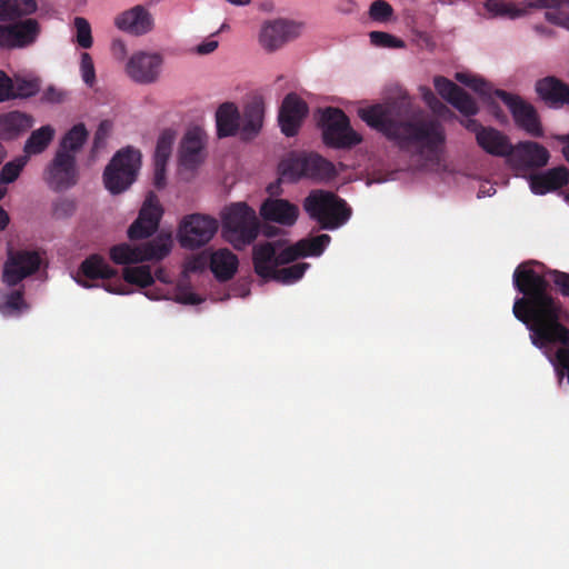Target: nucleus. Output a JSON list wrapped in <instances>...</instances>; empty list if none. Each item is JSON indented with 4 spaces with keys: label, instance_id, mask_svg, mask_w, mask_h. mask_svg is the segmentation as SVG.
Returning a JSON list of instances; mask_svg holds the SVG:
<instances>
[{
    "label": "nucleus",
    "instance_id": "f257e3e1",
    "mask_svg": "<svg viewBox=\"0 0 569 569\" xmlns=\"http://www.w3.org/2000/svg\"><path fill=\"white\" fill-rule=\"evenodd\" d=\"M530 264L523 262L513 271V286L522 297L515 300L512 312L529 329L535 347L559 346L555 368L559 381L566 376L569 383V311L548 291L545 276Z\"/></svg>",
    "mask_w": 569,
    "mask_h": 569
},
{
    "label": "nucleus",
    "instance_id": "f03ea898",
    "mask_svg": "<svg viewBox=\"0 0 569 569\" xmlns=\"http://www.w3.org/2000/svg\"><path fill=\"white\" fill-rule=\"evenodd\" d=\"M358 114L369 127L396 142L400 150H413L427 159L437 158L446 141L445 128L439 121L406 119L396 102L362 108Z\"/></svg>",
    "mask_w": 569,
    "mask_h": 569
},
{
    "label": "nucleus",
    "instance_id": "7ed1b4c3",
    "mask_svg": "<svg viewBox=\"0 0 569 569\" xmlns=\"http://www.w3.org/2000/svg\"><path fill=\"white\" fill-rule=\"evenodd\" d=\"M260 231L256 211L244 202L227 207L222 213V233L234 249L241 250L251 244Z\"/></svg>",
    "mask_w": 569,
    "mask_h": 569
},
{
    "label": "nucleus",
    "instance_id": "20e7f679",
    "mask_svg": "<svg viewBox=\"0 0 569 569\" xmlns=\"http://www.w3.org/2000/svg\"><path fill=\"white\" fill-rule=\"evenodd\" d=\"M303 209L325 230L341 227L351 216V209L343 199L325 190H312L303 201Z\"/></svg>",
    "mask_w": 569,
    "mask_h": 569
},
{
    "label": "nucleus",
    "instance_id": "39448f33",
    "mask_svg": "<svg viewBox=\"0 0 569 569\" xmlns=\"http://www.w3.org/2000/svg\"><path fill=\"white\" fill-rule=\"evenodd\" d=\"M281 178L296 182L302 178L327 181L336 176L335 166L318 153H303L282 160L279 164Z\"/></svg>",
    "mask_w": 569,
    "mask_h": 569
},
{
    "label": "nucleus",
    "instance_id": "423d86ee",
    "mask_svg": "<svg viewBox=\"0 0 569 569\" xmlns=\"http://www.w3.org/2000/svg\"><path fill=\"white\" fill-rule=\"evenodd\" d=\"M140 166L141 153L139 150L131 147L119 150L104 169V187L112 194L123 192L134 182Z\"/></svg>",
    "mask_w": 569,
    "mask_h": 569
},
{
    "label": "nucleus",
    "instance_id": "0eeeda50",
    "mask_svg": "<svg viewBox=\"0 0 569 569\" xmlns=\"http://www.w3.org/2000/svg\"><path fill=\"white\" fill-rule=\"evenodd\" d=\"M319 126L322 130L323 143L327 147L350 149L362 141L361 134L351 128L349 118L339 108L328 107L322 110Z\"/></svg>",
    "mask_w": 569,
    "mask_h": 569
},
{
    "label": "nucleus",
    "instance_id": "6e6552de",
    "mask_svg": "<svg viewBox=\"0 0 569 569\" xmlns=\"http://www.w3.org/2000/svg\"><path fill=\"white\" fill-rule=\"evenodd\" d=\"M171 250L170 236H158L141 246L120 243L111 247L110 259L117 264H130L149 260H161Z\"/></svg>",
    "mask_w": 569,
    "mask_h": 569
},
{
    "label": "nucleus",
    "instance_id": "1a4fd4ad",
    "mask_svg": "<svg viewBox=\"0 0 569 569\" xmlns=\"http://www.w3.org/2000/svg\"><path fill=\"white\" fill-rule=\"evenodd\" d=\"M218 230V221L209 216L193 213L187 216L179 227L181 247L194 249L208 243Z\"/></svg>",
    "mask_w": 569,
    "mask_h": 569
},
{
    "label": "nucleus",
    "instance_id": "9d476101",
    "mask_svg": "<svg viewBox=\"0 0 569 569\" xmlns=\"http://www.w3.org/2000/svg\"><path fill=\"white\" fill-rule=\"evenodd\" d=\"M495 97L509 108L516 124L532 137H542L543 130L536 108L521 97L501 89L495 90Z\"/></svg>",
    "mask_w": 569,
    "mask_h": 569
},
{
    "label": "nucleus",
    "instance_id": "9b49d317",
    "mask_svg": "<svg viewBox=\"0 0 569 569\" xmlns=\"http://www.w3.org/2000/svg\"><path fill=\"white\" fill-rule=\"evenodd\" d=\"M79 169L74 154L56 152L47 170V181L56 191L74 187L79 181Z\"/></svg>",
    "mask_w": 569,
    "mask_h": 569
},
{
    "label": "nucleus",
    "instance_id": "f8f14e48",
    "mask_svg": "<svg viewBox=\"0 0 569 569\" xmlns=\"http://www.w3.org/2000/svg\"><path fill=\"white\" fill-rule=\"evenodd\" d=\"M162 214L163 209L157 196L150 192L139 211L138 218L128 229L129 239L141 240L152 236L159 227Z\"/></svg>",
    "mask_w": 569,
    "mask_h": 569
},
{
    "label": "nucleus",
    "instance_id": "ddd939ff",
    "mask_svg": "<svg viewBox=\"0 0 569 569\" xmlns=\"http://www.w3.org/2000/svg\"><path fill=\"white\" fill-rule=\"evenodd\" d=\"M34 272L36 250L8 249L7 260L2 271V281L7 286L14 287Z\"/></svg>",
    "mask_w": 569,
    "mask_h": 569
},
{
    "label": "nucleus",
    "instance_id": "4468645a",
    "mask_svg": "<svg viewBox=\"0 0 569 569\" xmlns=\"http://www.w3.org/2000/svg\"><path fill=\"white\" fill-rule=\"evenodd\" d=\"M301 24L286 19H276L263 24L260 43L268 51L281 48L288 41L299 37Z\"/></svg>",
    "mask_w": 569,
    "mask_h": 569
},
{
    "label": "nucleus",
    "instance_id": "2eb2a0df",
    "mask_svg": "<svg viewBox=\"0 0 569 569\" xmlns=\"http://www.w3.org/2000/svg\"><path fill=\"white\" fill-rule=\"evenodd\" d=\"M433 86L439 96L466 117H473L479 112L475 99L458 84L446 77L433 78Z\"/></svg>",
    "mask_w": 569,
    "mask_h": 569
},
{
    "label": "nucleus",
    "instance_id": "dca6fc26",
    "mask_svg": "<svg viewBox=\"0 0 569 569\" xmlns=\"http://www.w3.org/2000/svg\"><path fill=\"white\" fill-rule=\"evenodd\" d=\"M308 112L309 108L303 99L295 92L288 93L281 103L278 116L282 133L287 137H295Z\"/></svg>",
    "mask_w": 569,
    "mask_h": 569
},
{
    "label": "nucleus",
    "instance_id": "f3484780",
    "mask_svg": "<svg viewBox=\"0 0 569 569\" xmlns=\"http://www.w3.org/2000/svg\"><path fill=\"white\" fill-rule=\"evenodd\" d=\"M161 64L162 58L160 54L139 51L130 57L126 71L134 82L148 84L158 79Z\"/></svg>",
    "mask_w": 569,
    "mask_h": 569
},
{
    "label": "nucleus",
    "instance_id": "a211bd4d",
    "mask_svg": "<svg viewBox=\"0 0 569 569\" xmlns=\"http://www.w3.org/2000/svg\"><path fill=\"white\" fill-rule=\"evenodd\" d=\"M330 240V236L326 233L301 239L295 244L286 247L280 251L278 250V263L282 266L293 262L299 258L309 256L318 257L325 251Z\"/></svg>",
    "mask_w": 569,
    "mask_h": 569
},
{
    "label": "nucleus",
    "instance_id": "6ab92c4d",
    "mask_svg": "<svg viewBox=\"0 0 569 569\" xmlns=\"http://www.w3.org/2000/svg\"><path fill=\"white\" fill-rule=\"evenodd\" d=\"M509 157L518 168L538 169L549 162L550 153L546 147L536 141H520L512 146Z\"/></svg>",
    "mask_w": 569,
    "mask_h": 569
},
{
    "label": "nucleus",
    "instance_id": "aec40b11",
    "mask_svg": "<svg viewBox=\"0 0 569 569\" xmlns=\"http://www.w3.org/2000/svg\"><path fill=\"white\" fill-rule=\"evenodd\" d=\"M117 277L118 271L110 267L102 256L93 253L80 263L74 280L81 287L90 289L97 287L90 282L91 280H109Z\"/></svg>",
    "mask_w": 569,
    "mask_h": 569
},
{
    "label": "nucleus",
    "instance_id": "412c9836",
    "mask_svg": "<svg viewBox=\"0 0 569 569\" xmlns=\"http://www.w3.org/2000/svg\"><path fill=\"white\" fill-rule=\"evenodd\" d=\"M36 38V19H27L13 24L0 26V48H21Z\"/></svg>",
    "mask_w": 569,
    "mask_h": 569
},
{
    "label": "nucleus",
    "instance_id": "4be33fe9",
    "mask_svg": "<svg viewBox=\"0 0 569 569\" xmlns=\"http://www.w3.org/2000/svg\"><path fill=\"white\" fill-rule=\"evenodd\" d=\"M260 214L267 221L291 227L298 220L299 208L286 199L268 198L261 203Z\"/></svg>",
    "mask_w": 569,
    "mask_h": 569
},
{
    "label": "nucleus",
    "instance_id": "5701e85b",
    "mask_svg": "<svg viewBox=\"0 0 569 569\" xmlns=\"http://www.w3.org/2000/svg\"><path fill=\"white\" fill-rule=\"evenodd\" d=\"M539 98L550 108L569 106V86L553 76L539 79L535 86Z\"/></svg>",
    "mask_w": 569,
    "mask_h": 569
},
{
    "label": "nucleus",
    "instance_id": "b1692460",
    "mask_svg": "<svg viewBox=\"0 0 569 569\" xmlns=\"http://www.w3.org/2000/svg\"><path fill=\"white\" fill-rule=\"evenodd\" d=\"M264 119V102L262 97H253L240 114V137L242 140H252L262 129Z\"/></svg>",
    "mask_w": 569,
    "mask_h": 569
},
{
    "label": "nucleus",
    "instance_id": "393cba45",
    "mask_svg": "<svg viewBox=\"0 0 569 569\" xmlns=\"http://www.w3.org/2000/svg\"><path fill=\"white\" fill-rule=\"evenodd\" d=\"M280 241L264 242L253 247L252 261L256 273L262 279L269 280L278 271V250Z\"/></svg>",
    "mask_w": 569,
    "mask_h": 569
},
{
    "label": "nucleus",
    "instance_id": "a878e982",
    "mask_svg": "<svg viewBox=\"0 0 569 569\" xmlns=\"http://www.w3.org/2000/svg\"><path fill=\"white\" fill-rule=\"evenodd\" d=\"M114 23L122 31L141 36L152 29V17L142 6H136L120 13Z\"/></svg>",
    "mask_w": 569,
    "mask_h": 569
},
{
    "label": "nucleus",
    "instance_id": "bb28decb",
    "mask_svg": "<svg viewBox=\"0 0 569 569\" xmlns=\"http://www.w3.org/2000/svg\"><path fill=\"white\" fill-rule=\"evenodd\" d=\"M569 182V169L565 166L548 169L545 172L532 174L530 189L536 194H546L558 190Z\"/></svg>",
    "mask_w": 569,
    "mask_h": 569
},
{
    "label": "nucleus",
    "instance_id": "cd10ccee",
    "mask_svg": "<svg viewBox=\"0 0 569 569\" xmlns=\"http://www.w3.org/2000/svg\"><path fill=\"white\" fill-rule=\"evenodd\" d=\"M477 143L483 151L495 157H509L512 152V143L508 136L492 127H487V130L480 132Z\"/></svg>",
    "mask_w": 569,
    "mask_h": 569
},
{
    "label": "nucleus",
    "instance_id": "c85d7f7f",
    "mask_svg": "<svg viewBox=\"0 0 569 569\" xmlns=\"http://www.w3.org/2000/svg\"><path fill=\"white\" fill-rule=\"evenodd\" d=\"M217 134L219 138L240 133V112L233 102H223L216 111Z\"/></svg>",
    "mask_w": 569,
    "mask_h": 569
},
{
    "label": "nucleus",
    "instance_id": "c756f323",
    "mask_svg": "<svg viewBox=\"0 0 569 569\" xmlns=\"http://www.w3.org/2000/svg\"><path fill=\"white\" fill-rule=\"evenodd\" d=\"M238 258L229 249H219L210 256V269L219 281L230 280L238 270Z\"/></svg>",
    "mask_w": 569,
    "mask_h": 569
},
{
    "label": "nucleus",
    "instance_id": "7c9ffc66",
    "mask_svg": "<svg viewBox=\"0 0 569 569\" xmlns=\"http://www.w3.org/2000/svg\"><path fill=\"white\" fill-rule=\"evenodd\" d=\"M203 148L202 132L199 128L188 130L181 141L180 162L182 166L193 168L200 162V151Z\"/></svg>",
    "mask_w": 569,
    "mask_h": 569
},
{
    "label": "nucleus",
    "instance_id": "2f4dec72",
    "mask_svg": "<svg viewBox=\"0 0 569 569\" xmlns=\"http://www.w3.org/2000/svg\"><path fill=\"white\" fill-rule=\"evenodd\" d=\"M33 87L31 81L18 80L14 83L4 71L0 70V102L32 96L34 92Z\"/></svg>",
    "mask_w": 569,
    "mask_h": 569
},
{
    "label": "nucleus",
    "instance_id": "473e14b6",
    "mask_svg": "<svg viewBox=\"0 0 569 569\" xmlns=\"http://www.w3.org/2000/svg\"><path fill=\"white\" fill-rule=\"evenodd\" d=\"M36 12V0H0V21H13Z\"/></svg>",
    "mask_w": 569,
    "mask_h": 569
},
{
    "label": "nucleus",
    "instance_id": "72a5a7b5",
    "mask_svg": "<svg viewBox=\"0 0 569 569\" xmlns=\"http://www.w3.org/2000/svg\"><path fill=\"white\" fill-rule=\"evenodd\" d=\"M88 130L83 123L74 124L67 133L62 137L57 152L74 154L81 150L84 142L88 139Z\"/></svg>",
    "mask_w": 569,
    "mask_h": 569
},
{
    "label": "nucleus",
    "instance_id": "f704fd0d",
    "mask_svg": "<svg viewBox=\"0 0 569 569\" xmlns=\"http://www.w3.org/2000/svg\"><path fill=\"white\" fill-rule=\"evenodd\" d=\"M23 289H13L3 293L0 301V312L6 317L20 315L23 310L29 309L23 298Z\"/></svg>",
    "mask_w": 569,
    "mask_h": 569
},
{
    "label": "nucleus",
    "instance_id": "c9c22d12",
    "mask_svg": "<svg viewBox=\"0 0 569 569\" xmlns=\"http://www.w3.org/2000/svg\"><path fill=\"white\" fill-rule=\"evenodd\" d=\"M123 279L126 282L141 288H147L154 282L149 266L126 267L123 269Z\"/></svg>",
    "mask_w": 569,
    "mask_h": 569
},
{
    "label": "nucleus",
    "instance_id": "e433bc0d",
    "mask_svg": "<svg viewBox=\"0 0 569 569\" xmlns=\"http://www.w3.org/2000/svg\"><path fill=\"white\" fill-rule=\"evenodd\" d=\"M456 80L467 86L485 99L489 100L495 96V90H492L491 86L480 77L465 72H457Z\"/></svg>",
    "mask_w": 569,
    "mask_h": 569
},
{
    "label": "nucleus",
    "instance_id": "4c0bfd02",
    "mask_svg": "<svg viewBox=\"0 0 569 569\" xmlns=\"http://www.w3.org/2000/svg\"><path fill=\"white\" fill-rule=\"evenodd\" d=\"M309 267L310 264L307 262H299L289 267L280 268L274 272L271 280H276L284 284L293 283L302 278Z\"/></svg>",
    "mask_w": 569,
    "mask_h": 569
},
{
    "label": "nucleus",
    "instance_id": "58836bf2",
    "mask_svg": "<svg viewBox=\"0 0 569 569\" xmlns=\"http://www.w3.org/2000/svg\"><path fill=\"white\" fill-rule=\"evenodd\" d=\"M176 136L177 133L172 129H164L160 133L156 146L154 160H162L168 162Z\"/></svg>",
    "mask_w": 569,
    "mask_h": 569
},
{
    "label": "nucleus",
    "instance_id": "ea45409f",
    "mask_svg": "<svg viewBox=\"0 0 569 569\" xmlns=\"http://www.w3.org/2000/svg\"><path fill=\"white\" fill-rule=\"evenodd\" d=\"M73 24L76 28V42L78 46L83 49L91 48L93 39L91 34V27L88 20L82 17H76Z\"/></svg>",
    "mask_w": 569,
    "mask_h": 569
},
{
    "label": "nucleus",
    "instance_id": "a19ab883",
    "mask_svg": "<svg viewBox=\"0 0 569 569\" xmlns=\"http://www.w3.org/2000/svg\"><path fill=\"white\" fill-rule=\"evenodd\" d=\"M370 42L380 48H405L406 43L400 38H397L388 32L371 31L369 33Z\"/></svg>",
    "mask_w": 569,
    "mask_h": 569
},
{
    "label": "nucleus",
    "instance_id": "79ce46f5",
    "mask_svg": "<svg viewBox=\"0 0 569 569\" xmlns=\"http://www.w3.org/2000/svg\"><path fill=\"white\" fill-rule=\"evenodd\" d=\"M369 16L373 21L387 22L393 16V9L385 0H376L370 4Z\"/></svg>",
    "mask_w": 569,
    "mask_h": 569
},
{
    "label": "nucleus",
    "instance_id": "37998d69",
    "mask_svg": "<svg viewBox=\"0 0 569 569\" xmlns=\"http://www.w3.org/2000/svg\"><path fill=\"white\" fill-rule=\"evenodd\" d=\"M24 164H26L24 158H18L13 161L7 162L0 171V182L1 183L13 182L19 177V173L23 169Z\"/></svg>",
    "mask_w": 569,
    "mask_h": 569
},
{
    "label": "nucleus",
    "instance_id": "c03bdc74",
    "mask_svg": "<svg viewBox=\"0 0 569 569\" xmlns=\"http://www.w3.org/2000/svg\"><path fill=\"white\" fill-rule=\"evenodd\" d=\"M80 72L83 82L90 88L93 87L96 83V69L92 57L88 52L81 53Z\"/></svg>",
    "mask_w": 569,
    "mask_h": 569
},
{
    "label": "nucleus",
    "instance_id": "a18cd8bd",
    "mask_svg": "<svg viewBox=\"0 0 569 569\" xmlns=\"http://www.w3.org/2000/svg\"><path fill=\"white\" fill-rule=\"evenodd\" d=\"M77 210V203L73 199L61 198L53 203L52 213L57 219H66Z\"/></svg>",
    "mask_w": 569,
    "mask_h": 569
},
{
    "label": "nucleus",
    "instance_id": "49530a36",
    "mask_svg": "<svg viewBox=\"0 0 569 569\" xmlns=\"http://www.w3.org/2000/svg\"><path fill=\"white\" fill-rule=\"evenodd\" d=\"M173 300L181 305H199L203 300L197 293L192 292L189 287L178 286L173 292Z\"/></svg>",
    "mask_w": 569,
    "mask_h": 569
},
{
    "label": "nucleus",
    "instance_id": "de8ad7c7",
    "mask_svg": "<svg viewBox=\"0 0 569 569\" xmlns=\"http://www.w3.org/2000/svg\"><path fill=\"white\" fill-rule=\"evenodd\" d=\"M111 131V123L108 120L102 121L94 132L92 152H98L104 147L106 140Z\"/></svg>",
    "mask_w": 569,
    "mask_h": 569
},
{
    "label": "nucleus",
    "instance_id": "09e8293b",
    "mask_svg": "<svg viewBox=\"0 0 569 569\" xmlns=\"http://www.w3.org/2000/svg\"><path fill=\"white\" fill-rule=\"evenodd\" d=\"M548 274L551 277L561 296L569 297V273L559 270H550Z\"/></svg>",
    "mask_w": 569,
    "mask_h": 569
},
{
    "label": "nucleus",
    "instance_id": "8fccbe9b",
    "mask_svg": "<svg viewBox=\"0 0 569 569\" xmlns=\"http://www.w3.org/2000/svg\"><path fill=\"white\" fill-rule=\"evenodd\" d=\"M208 264L210 266V258H208L203 254H198L186 262L184 271L186 272L203 271Z\"/></svg>",
    "mask_w": 569,
    "mask_h": 569
},
{
    "label": "nucleus",
    "instance_id": "3c124183",
    "mask_svg": "<svg viewBox=\"0 0 569 569\" xmlns=\"http://www.w3.org/2000/svg\"><path fill=\"white\" fill-rule=\"evenodd\" d=\"M54 129L50 126L38 128V153L42 152L53 139Z\"/></svg>",
    "mask_w": 569,
    "mask_h": 569
},
{
    "label": "nucleus",
    "instance_id": "603ef678",
    "mask_svg": "<svg viewBox=\"0 0 569 569\" xmlns=\"http://www.w3.org/2000/svg\"><path fill=\"white\" fill-rule=\"evenodd\" d=\"M154 177L153 183L156 188L162 189L166 186V167L167 162L162 160H154Z\"/></svg>",
    "mask_w": 569,
    "mask_h": 569
},
{
    "label": "nucleus",
    "instance_id": "864d4df0",
    "mask_svg": "<svg viewBox=\"0 0 569 569\" xmlns=\"http://www.w3.org/2000/svg\"><path fill=\"white\" fill-rule=\"evenodd\" d=\"M461 124L470 132H473L476 136V141L478 142V137H480V132L482 130H487V127L482 126L478 120L476 119H466L461 120Z\"/></svg>",
    "mask_w": 569,
    "mask_h": 569
},
{
    "label": "nucleus",
    "instance_id": "5fc2aeb1",
    "mask_svg": "<svg viewBox=\"0 0 569 569\" xmlns=\"http://www.w3.org/2000/svg\"><path fill=\"white\" fill-rule=\"evenodd\" d=\"M111 51L117 60H123L127 56L126 43L121 39L113 40L111 44Z\"/></svg>",
    "mask_w": 569,
    "mask_h": 569
},
{
    "label": "nucleus",
    "instance_id": "6e6d98bb",
    "mask_svg": "<svg viewBox=\"0 0 569 569\" xmlns=\"http://www.w3.org/2000/svg\"><path fill=\"white\" fill-rule=\"evenodd\" d=\"M21 121L22 114H20L19 112L9 113L4 116V118L2 119L3 124L9 130H17Z\"/></svg>",
    "mask_w": 569,
    "mask_h": 569
},
{
    "label": "nucleus",
    "instance_id": "4d7b16f0",
    "mask_svg": "<svg viewBox=\"0 0 569 569\" xmlns=\"http://www.w3.org/2000/svg\"><path fill=\"white\" fill-rule=\"evenodd\" d=\"M569 4V0H531V6L539 8H558Z\"/></svg>",
    "mask_w": 569,
    "mask_h": 569
},
{
    "label": "nucleus",
    "instance_id": "13d9d810",
    "mask_svg": "<svg viewBox=\"0 0 569 569\" xmlns=\"http://www.w3.org/2000/svg\"><path fill=\"white\" fill-rule=\"evenodd\" d=\"M42 99L48 102H60L63 100V92L50 87L43 92Z\"/></svg>",
    "mask_w": 569,
    "mask_h": 569
},
{
    "label": "nucleus",
    "instance_id": "bf43d9fd",
    "mask_svg": "<svg viewBox=\"0 0 569 569\" xmlns=\"http://www.w3.org/2000/svg\"><path fill=\"white\" fill-rule=\"evenodd\" d=\"M423 100L427 102L429 107H431L433 110H437L438 108L446 109V106L442 104L435 93L430 89H426L423 93Z\"/></svg>",
    "mask_w": 569,
    "mask_h": 569
},
{
    "label": "nucleus",
    "instance_id": "052dcab7",
    "mask_svg": "<svg viewBox=\"0 0 569 569\" xmlns=\"http://www.w3.org/2000/svg\"><path fill=\"white\" fill-rule=\"evenodd\" d=\"M217 48H218L217 40L204 41L197 47V53L209 54V53L213 52Z\"/></svg>",
    "mask_w": 569,
    "mask_h": 569
},
{
    "label": "nucleus",
    "instance_id": "680f3d73",
    "mask_svg": "<svg viewBox=\"0 0 569 569\" xmlns=\"http://www.w3.org/2000/svg\"><path fill=\"white\" fill-rule=\"evenodd\" d=\"M555 139L562 144V154L565 159L569 162V133L568 134H558Z\"/></svg>",
    "mask_w": 569,
    "mask_h": 569
},
{
    "label": "nucleus",
    "instance_id": "e2e57ef3",
    "mask_svg": "<svg viewBox=\"0 0 569 569\" xmlns=\"http://www.w3.org/2000/svg\"><path fill=\"white\" fill-rule=\"evenodd\" d=\"M103 288L111 293L124 295L127 291L124 290V284L118 279L117 284L112 286L111 283L103 284Z\"/></svg>",
    "mask_w": 569,
    "mask_h": 569
},
{
    "label": "nucleus",
    "instance_id": "0e129e2a",
    "mask_svg": "<svg viewBox=\"0 0 569 569\" xmlns=\"http://www.w3.org/2000/svg\"><path fill=\"white\" fill-rule=\"evenodd\" d=\"M24 150L28 156L36 154V130L31 131V133L26 142Z\"/></svg>",
    "mask_w": 569,
    "mask_h": 569
},
{
    "label": "nucleus",
    "instance_id": "69168bd1",
    "mask_svg": "<svg viewBox=\"0 0 569 569\" xmlns=\"http://www.w3.org/2000/svg\"><path fill=\"white\" fill-rule=\"evenodd\" d=\"M338 1H339L338 8L340 11L348 13L353 10L355 3L352 0H338Z\"/></svg>",
    "mask_w": 569,
    "mask_h": 569
},
{
    "label": "nucleus",
    "instance_id": "338daca9",
    "mask_svg": "<svg viewBox=\"0 0 569 569\" xmlns=\"http://www.w3.org/2000/svg\"><path fill=\"white\" fill-rule=\"evenodd\" d=\"M9 222V214L2 207H0V231L4 230L8 227Z\"/></svg>",
    "mask_w": 569,
    "mask_h": 569
},
{
    "label": "nucleus",
    "instance_id": "774afa93",
    "mask_svg": "<svg viewBox=\"0 0 569 569\" xmlns=\"http://www.w3.org/2000/svg\"><path fill=\"white\" fill-rule=\"evenodd\" d=\"M546 17L551 22L563 24V22L559 20L558 13L556 12H547Z\"/></svg>",
    "mask_w": 569,
    "mask_h": 569
}]
</instances>
